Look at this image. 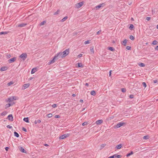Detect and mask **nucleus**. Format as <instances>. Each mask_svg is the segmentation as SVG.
I'll return each instance as SVG.
<instances>
[{
	"label": "nucleus",
	"mask_w": 158,
	"mask_h": 158,
	"mask_svg": "<svg viewBox=\"0 0 158 158\" xmlns=\"http://www.w3.org/2000/svg\"><path fill=\"white\" fill-rule=\"evenodd\" d=\"M101 32V31L100 30H99V31H98L97 32V35H99V33L100 32Z\"/></svg>",
	"instance_id": "nucleus-59"
},
{
	"label": "nucleus",
	"mask_w": 158,
	"mask_h": 158,
	"mask_svg": "<svg viewBox=\"0 0 158 158\" xmlns=\"http://www.w3.org/2000/svg\"><path fill=\"white\" fill-rule=\"evenodd\" d=\"M127 42V39H125L123 41L122 43V44L125 46L126 45V43Z\"/></svg>",
	"instance_id": "nucleus-22"
},
{
	"label": "nucleus",
	"mask_w": 158,
	"mask_h": 158,
	"mask_svg": "<svg viewBox=\"0 0 158 158\" xmlns=\"http://www.w3.org/2000/svg\"><path fill=\"white\" fill-rule=\"evenodd\" d=\"M90 94L91 95L94 96L96 94V92L94 90H92Z\"/></svg>",
	"instance_id": "nucleus-30"
},
{
	"label": "nucleus",
	"mask_w": 158,
	"mask_h": 158,
	"mask_svg": "<svg viewBox=\"0 0 158 158\" xmlns=\"http://www.w3.org/2000/svg\"><path fill=\"white\" fill-rule=\"evenodd\" d=\"M112 70H110V71H109V76L110 77L111 76V72H112Z\"/></svg>",
	"instance_id": "nucleus-57"
},
{
	"label": "nucleus",
	"mask_w": 158,
	"mask_h": 158,
	"mask_svg": "<svg viewBox=\"0 0 158 158\" xmlns=\"http://www.w3.org/2000/svg\"><path fill=\"white\" fill-rule=\"evenodd\" d=\"M142 85H143V86L145 88L147 86L146 84L144 82H143L142 83Z\"/></svg>",
	"instance_id": "nucleus-45"
},
{
	"label": "nucleus",
	"mask_w": 158,
	"mask_h": 158,
	"mask_svg": "<svg viewBox=\"0 0 158 158\" xmlns=\"http://www.w3.org/2000/svg\"><path fill=\"white\" fill-rule=\"evenodd\" d=\"M129 28L130 30H132L134 28V25L133 24H131L130 26V27H129Z\"/></svg>",
	"instance_id": "nucleus-32"
},
{
	"label": "nucleus",
	"mask_w": 158,
	"mask_h": 158,
	"mask_svg": "<svg viewBox=\"0 0 158 158\" xmlns=\"http://www.w3.org/2000/svg\"><path fill=\"white\" fill-rule=\"evenodd\" d=\"M56 59V56H55L53 58V59L52 60H51L48 63V65H50L51 64H52V63H54L55 62V60Z\"/></svg>",
	"instance_id": "nucleus-10"
},
{
	"label": "nucleus",
	"mask_w": 158,
	"mask_h": 158,
	"mask_svg": "<svg viewBox=\"0 0 158 158\" xmlns=\"http://www.w3.org/2000/svg\"><path fill=\"white\" fill-rule=\"evenodd\" d=\"M44 145L46 147H48L49 146V145L48 144L46 143L44 144Z\"/></svg>",
	"instance_id": "nucleus-62"
},
{
	"label": "nucleus",
	"mask_w": 158,
	"mask_h": 158,
	"mask_svg": "<svg viewBox=\"0 0 158 158\" xmlns=\"http://www.w3.org/2000/svg\"><path fill=\"white\" fill-rule=\"evenodd\" d=\"M23 120L26 123H29V118L28 117L24 118H23Z\"/></svg>",
	"instance_id": "nucleus-21"
},
{
	"label": "nucleus",
	"mask_w": 158,
	"mask_h": 158,
	"mask_svg": "<svg viewBox=\"0 0 158 158\" xmlns=\"http://www.w3.org/2000/svg\"><path fill=\"white\" fill-rule=\"evenodd\" d=\"M47 116L48 118H50L52 117V114L49 113L47 114Z\"/></svg>",
	"instance_id": "nucleus-39"
},
{
	"label": "nucleus",
	"mask_w": 158,
	"mask_h": 158,
	"mask_svg": "<svg viewBox=\"0 0 158 158\" xmlns=\"http://www.w3.org/2000/svg\"><path fill=\"white\" fill-rule=\"evenodd\" d=\"M106 144H102L101 145V149H102L104 147L106 146Z\"/></svg>",
	"instance_id": "nucleus-42"
},
{
	"label": "nucleus",
	"mask_w": 158,
	"mask_h": 158,
	"mask_svg": "<svg viewBox=\"0 0 158 158\" xmlns=\"http://www.w3.org/2000/svg\"><path fill=\"white\" fill-rule=\"evenodd\" d=\"M89 43H90V42H89V40H87V41H85V42L84 44H89Z\"/></svg>",
	"instance_id": "nucleus-51"
},
{
	"label": "nucleus",
	"mask_w": 158,
	"mask_h": 158,
	"mask_svg": "<svg viewBox=\"0 0 158 158\" xmlns=\"http://www.w3.org/2000/svg\"><path fill=\"white\" fill-rule=\"evenodd\" d=\"M8 69V67L7 66H3L0 69L1 71H6Z\"/></svg>",
	"instance_id": "nucleus-12"
},
{
	"label": "nucleus",
	"mask_w": 158,
	"mask_h": 158,
	"mask_svg": "<svg viewBox=\"0 0 158 158\" xmlns=\"http://www.w3.org/2000/svg\"><path fill=\"white\" fill-rule=\"evenodd\" d=\"M83 2H80L76 4V7L77 8H79L83 5Z\"/></svg>",
	"instance_id": "nucleus-8"
},
{
	"label": "nucleus",
	"mask_w": 158,
	"mask_h": 158,
	"mask_svg": "<svg viewBox=\"0 0 158 158\" xmlns=\"http://www.w3.org/2000/svg\"><path fill=\"white\" fill-rule=\"evenodd\" d=\"M129 38H130L131 40H134V39H135V37H134V36H133L132 35H131L130 36V37H129Z\"/></svg>",
	"instance_id": "nucleus-38"
},
{
	"label": "nucleus",
	"mask_w": 158,
	"mask_h": 158,
	"mask_svg": "<svg viewBox=\"0 0 158 158\" xmlns=\"http://www.w3.org/2000/svg\"><path fill=\"white\" fill-rule=\"evenodd\" d=\"M22 130L23 131H25V132H27V130L26 128H24V127H23L22 128Z\"/></svg>",
	"instance_id": "nucleus-49"
},
{
	"label": "nucleus",
	"mask_w": 158,
	"mask_h": 158,
	"mask_svg": "<svg viewBox=\"0 0 158 158\" xmlns=\"http://www.w3.org/2000/svg\"><path fill=\"white\" fill-rule=\"evenodd\" d=\"M90 50L91 52H92V54L94 53V47H90Z\"/></svg>",
	"instance_id": "nucleus-35"
},
{
	"label": "nucleus",
	"mask_w": 158,
	"mask_h": 158,
	"mask_svg": "<svg viewBox=\"0 0 158 158\" xmlns=\"http://www.w3.org/2000/svg\"><path fill=\"white\" fill-rule=\"evenodd\" d=\"M103 122V120L102 119H100L97 121L96 122V123L97 125H99L101 124Z\"/></svg>",
	"instance_id": "nucleus-15"
},
{
	"label": "nucleus",
	"mask_w": 158,
	"mask_h": 158,
	"mask_svg": "<svg viewBox=\"0 0 158 158\" xmlns=\"http://www.w3.org/2000/svg\"><path fill=\"white\" fill-rule=\"evenodd\" d=\"M125 124L126 123L124 122H120L115 125L114 126V127L115 128H118Z\"/></svg>",
	"instance_id": "nucleus-2"
},
{
	"label": "nucleus",
	"mask_w": 158,
	"mask_h": 158,
	"mask_svg": "<svg viewBox=\"0 0 158 158\" xmlns=\"http://www.w3.org/2000/svg\"><path fill=\"white\" fill-rule=\"evenodd\" d=\"M69 49H66L65 51L62 52L63 53L62 56L64 57L69 54Z\"/></svg>",
	"instance_id": "nucleus-3"
},
{
	"label": "nucleus",
	"mask_w": 158,
	"mask_h": 158,
	"mask_svg": "<svg viewBox=\"0 0 158 158\" xmlns=\"http://www.w3.org/2000/svg\"><path fill=\"white\" fill-rule=\"evenodd\" d=\"M85 86H89V84H88V83H86L85 84Z\"/></svg>",
	"instance_id": "nucleus-64"
},
{
	"label": "nucleus",
	"mask_w": 158,
	"mask_h": 158,
	"mask_svg": "<svg viewBox=\"0 0 158 158\" xmlns=\"http://www.w3.org/2000/svg\"><path fill=\"white\" fill-rule=\"evenodd\" d=\"M113 156H114V158H120L122 157L121 155H118L117 154H115L113 155Z\"/></svg>",
	"instance_id": "nucleus-19"
},
{
	"label": "nucleus",
	"mask_w": 158,
	"mask_h": 158,
	"mask_svg": "<svg viewBox=\"0 0 158 158\" xmlns=\"http://www.w3.org/2000/svg\"><path fill=\"white\" fill-rule=\"evenodd\" d=\"M14 83L12 81H11L10 82H9L7 83V85L9 86H10Z\"/></svg>",
	"instance_id": "nucleus-43"
},
{
	"label": "nucleus",
	"mask_w": 158,
	"mask_h": 158,
	"mask_svg": "<svg viewBox=\"0 0 158 158\" xmlns=\"http://www.w3.org/2000/svg\"><path fill=\"white\" fill-rule=\"evenodd\" d=\"M122 144H120L116 146L115 148L117 149H120L122 148Z\"/></svg>",
	"instance_id": "nucleus-16"
},
{
	"label": "nucleus",
	"mask_w": 158,
	"mask_h": 158,
	"mask_svg": "<svg viewBox=\"0 0 158 158\" xmlns=\"http://www.w3.org/2000/svg\"><path fill=\"white\" fill-rule=\"evenodd\" d=\"M36 70H36V68H33L31 70V74H32L34 73L35 72H36Z\"/></svg>",
	"instance_id": "nucleus-20"
},
{
	"label": "nucleus",
	"mask_w": 158,
	"mask_h": 158,
	"mask_svg": "<svg viewBox=\"0 0 158 158\" xmlns=\"http://www.w3.org/2000/svg\"><path fill=\"white\" fill-rule=\"evenodd\" d=\"M27 24V23H22L20 24H18V27H23L26 26Z\"/></svg>",
	"instance_id": "nucleus-13"
},
{
	"label": "nucleus",
	"mask_w": 158,
	"mask_h": 158,
	"mask_svg": "<svg viewBox=\"0 0 158 158\" xmlns=\"http://www.w3.org/2000/svg\"><path fill=\"white\" fill-rule=\"evenodd\" d=\"M121 91L123 93H125L126 91V89L125 88L121 89Z\"/></svg>",
	"instance_id": "nucleus-40"
},
{
	"label": "nucleus",
	"mask_w": 158,
	"mask_h": 158,
	"mask_svg": "<svg viewBox=\"0 0 158 158\" xmlns=\"http://www.w3.org/2000/svg\"><path fill=\"white\" fill-rule=\"evenodd\" d=\"M82 54H80L78 56V57L79 58L81 57L82 56Z\"/></svg>",
	"instance_id": "nucleus-58"
},
{
	"label": "nucleus",
	"mask_w": 158,
	"mask_h": 158,
	"mask_svg": "<svg viewBox=\"0 0 158 158\" xmlns=\"http://www.w3.org/2000/svg\"><path fill=\"white\" fill-rule=\"evenodd\" d=\"M6 57L7 59H8L10 58L11 57L10 54H5Z\"/></svg>",
	"instance_id": "nucleus-34"
},
{
	"label": "nucleus",
	"mask_w": 158,
	"mask_h": 158,
	"mask_svg": "<svg viewBox=\"0 0 158 158\" xmlns=\"http://www.w3.org/2000/svg\"><path fill=\"white\" fill-rule=\"evenodd\" d=\"M20 150L23 153H26L27 152L22 147H20Z\"/></svg>",
	"instance_id": "nucleus-18"
},
{
	"label": "nucleus",
	"mask_w": 158,
	"mask_h": 158,
	"mask_svg": "<svg viewBox=\"0 0 158 158\" xmlns=\"http://www.w3.org/2000/svg\"><path fill=\"white\" fill-rule=\"evenodd\" d=\"M146 19L148 21H149L151 19V17H147L146 18Z\"/></svg>",
	"instance_id": "nucleus-54"
},
{
	"label": "nucleus",
	"mask_w": 158,
	"mask_h": 158,
	"mask_svg": "<svg viewBox=\"0 0 158 158\" xmlns=\"http://www.w3.org/2000/svg\"><path fill=\"white\" fill-rule=\"evenodd\" d=\"M158 43V42L156 40H154L152 42V44L153 45H156Z\"/></svg>",
	"instance_id": "nucleus-36"
},
{
	"label": "nucleus",
	"mask_w": 158,
	"mask_h": 158,
	"mask_svg": "<svg viewBox=\"0 0 158 158\" xmlns=\"http://www.w3.org/2000/svg\"><path fill=\"white\" fill-rule=\"evenodd\" d=\"M63 53L62 52H59L57 53L55 55V56H56V57L57 58L58 57H61V58H64V57L62 56Z\"/></svg>",
	"instance_id": "nucleus-6"
},
{
	"label": "nucleus",
	"mask_w": 158,
	"mask_h": 158,
	"mask_svg": "<svg viewBox=\"0 0 158 158\" xmlns=\"http://www.w3.org/2000/svg\"><path fill=\"white\" fill-rule=\"evenodd\" d=\"M70 135V134H66L61 135L59 137L60 139H63L69 136Z\"/></svg>",
	"instance_id": "nucleus-4"
},
{
	"label": "nucleus",
	"mask_w": 158,
	"mask_h": 158,
	"mask_svg": "<svg viewBox=\"0 0 158 158\" xmlns=\"http://www.w3.org/2000/svg\"><path fill=\"white\" fill-rule=\"evenodd\" d=\"M8 33L7 31H2L0 32V35L6 34Z\"/></svg>",
	"instance_id": "nucleus-28"
},
{
	"label": "nucleus",
	"mask_w": 158,
	"mask_h": 158,
	"mask_svg": "<svg viewBox=\"0 0 158 158\" xmlns=\"http://www.w3.org/2000/svg\"><path fill=\"white\" fill-rule=\"evenodd\" d=\"M14 135L15 136V137H16L17 138H18V137H19V135L16 131H15L14 132Z\"/></svg>",
	"instance_id": "nucleus-26"
},
{
	"label": "nucleus",
	"mask_w": 158,
	"mask_h": 158,
	"mask_svg": "<svg viewBox=\"0 0 158 158\" xmlns=\"http://www.w3.org/2000/svg\"><path fill=\"white\" fill-rule=\"evenodd\" d=\"M41 121L40 119H38L37 120V122L38 123H41Z\"/></svg>",
	"instance_id": "nucleus-55"
},
{
	"label": "nucleus",
	"mask_w": 158,
	"mask_h": 158,
	"mask_svg": "<svg viewBox=\"0 0 158 158\" xmlns=\"http://www.w3.org/2000/svg\"><path fill=\"white\" fill-rule=\"evenodd\" d=\"M88 123L86 122H84L82 123V125L83 126H84L87 124Z\"/></svg>",
	"instance_id": "nucleus-47"
},
{
	"label": "nucleus",
	"mask_w": 158,
	"mask_h": 158,
	"mask_svg": "<svg viewBox=\"0 0 158 158\" xmlns=\"http://www.w3.org/2000/svg\"><path fill=\"white\" fill-rule=\"evenodd\" d=\"M149 138V136L148 135H145L143 137V139H147Z\"/></svg>",
	"instance_id": "nucleus-37"
},
{
	"label": "nucleus",
	"mask_w": 158,
	"mask_h": 158,
	"mask_svg": "<svg viewBox=\"0 0 158 158\" xmlns=\"http://www.w3.org/2000/svg\"><path fill=\"white\" fill-rule=\"evenodd\" d=\"M107 49L108 50H110L111 51H114V50H115V49L112 47H108L107 48Z\"/></svg>",
	"instance_id": "nucleus-24"
},
{
	"label": "nucleus",
	"mask_w": 158,
	"mask_h": 158,
	"mask_svg": "<svg viewBox=\"0 0 158 158\" xmlns=\"http://www.w3.org/2000/svg\"><path fill=\"white\" fill-rule=\"evenodd\" d=\"M14 103L13 102V103L12 104H11V103H8L7 104H6L5 106V109H7V108H9V107H10V106H12L13 105V104H14Z\"/></svg>",
	"instance_id": "nucleus-14"
},
{
	"label": "nucleus",
	"mask_w": 158,
	"mask_h": 158,
	"mask_svg": "<svg viewBox=\"0 0 158 158\" xmlns=\"http://www.w3.org/2000/svg\"><path fill=\"white\" fill-rule=\"evenodd\" d=\"M6 127L7 128H10V129H11V128H12V127L11 126H10V125H7V126H6Z\"/></svg>",
	"instance_id": "nucleus-52"
},
{
	"label": "nucleus",
	"mask_w": 158,
	"mask_h": 158,
	"mask_svg": "<svg viewBox=\"0 0 158 158\" xmlns=\"http://www.w3.org/2000/svg\"><path fill=\"white\" fill-rule=\"evenodd\" d=\"M108 158H114V156L112 155V156H111L109 157Z\"/></svg>",
	"instance_id": "nucleus-63"
},
{
	"label": "nucleus",
	"mask_w": 158,
	"mask_h": 158,
	"mask_svg": "<svg viewBox=\"0 0 158 158\" xmlns=\"http://www.w3.org/2000/svg\"><path fill=\"white\" fill-rule=\"evenodd\" d=\"M7 118L8 120L11 121H12L13 120V115L12 114H9L8 115Z\"/></svg>",
	"instance_id": "nucleus-9"
},
{
	"label": "nucleus",
	"mask_w": 158,
	"mask_h": 158,
	"mask_svg": "<svg viewBox=\"0 0 158 158\" xmlns=\"http://www.w3.org/2000/svg\"><path fill=\"white\" fill-rule=\"evenodd\" d=\"M126 48L128 50H130L131 49V47L130 46H127L126 47Z\"/></svg>",
	"instance_id": "nucleus-46"
},
{
	"label": "nucleus",
	"mask_w": 158,
	"mask_h": 158,
	"mask_svg": "<svg viewBox=\"0 0 158 158\" xmlns=\"http://www.w3.org/2000/svg\"><path fill=\"white\" fill-rule=\"evenodd\" d=\"M68 18V17L67 16H66L63 18L60 21L61 22H64Z\"/></svg>",
	"instance_id": "nucleus-27"
},
{
	"label": "nucleus",
	"mask_w": 158,
	"mask_h": 158,
	"mask_svg": "<svg viewBox=\"0 0 158 158\" xmlns=\"http://www.w3.org/2000/svg\"><path fill=\"white\" fill-rule=\"evenodd\" d=\"M16 57H14L8 60V62L9 63H11L14 62L16 60Z\"/></svg>",
	"instance_id": "nucleus-7"
},
{
	"label": "nucleus",
	"mask_w": 158,
	"mask_h": 158,
	"mask_svg": "<svg viewBox=\"0 0 158 158\" xmlns=\"http://www.w3.org/2000/svg\"><path fill=\"white\" fill-rule=\"evenodd\" d=\"M139 65L141 67H144L145 66V64L142 63H140L139 64Z\"/></svg>",
	"instance_id": "nucleus-31"
},
{
	"label": "nucleus",
	"mask_w": 158,
	"mask_h": 158,
	"mask_svg": "<svg viewBox=\"0 0 158 158\" xmlns=\"http://www.w3.org/2000/svg\"><path fill=\"white\" fill-rule=\"evenodd\" d=\"M155 49L156 50H158V45L155 48Z\"/></svg>",
	"instance_id": "nucleus-61"
},
{
	"label": "nucleus",
	"mask_w": 158,
	"mask_h": 158,
	"mask_svg": "<svg viewBox=\"0 0 158 158\" xmlns=\"http://www.w3.org/2000/svg\"><path fill=\"white\" fill-rule=\"evenodd\" d=\"M9 149V148L8 147H6L5 148V149L6 151H8Z\"/></svg>",
	"instance_id": "nucleus-60"
},
{
	"label": "nucleus",
	"mask_w": 158,
	"mask_h": 158,
	"mask_svg": "<svg viewBox=\"0 0 158 158\" xmlns=\"http://www.w3.org/2000/svg\"><path fill=\"white\" fill-rule=\"evenodd\" d=\"M55 118H60V116L58 115H56L54 117Z\"/></svg>",
	"instance_id": "nucleus-50"
},
{
	"label": "nucleus",
	"mask_w": 158,
	"mask_h": 158,
	"mask_svg": "<svg viewBox=\"0 0 158 158\" xmlns=\"http://www.w3.org/2000/svg\"><path fill=\"white\" fill-rule=\"evenodd\" d=\"M52 106L53 108H55L57 107V105L56 104H54Z\"/></svg>",
	"instance_id": "nucleus-53"
},
{
	"label": "nucleus",
	"mask_w": 158,
	"mask_h": 158,
	"mask_svg": "<svg viewBox=\"0 0 158 158\" xmlns=\"http://www.w3.org/2000/svg\"><path fill=\"white\" fill-rule=\"evenodd\" d=\"M134 153L133 151H131L130 153H127L126 155L127 157H129L131 155H132Z\"/></svg>",
	"instance_id": "nucleus-23"
},
{
	"label": "nucleus",
	"mask_w": 158,
	"mask_h": 158,
	"mask_svg": "<svg viewBox=\"0 0 158 158\" xmlns=\"http://www.w3.org/2000/svg\"><path fill=\"white\" fill-rule=\"evenodd\" d=\"M46 23V21H43L42 22H41L40 24V26H42V25H43L44 24H45V23Z\"/></svg>",
	"instance_id": "nucleus-33"
},
{
	"label": "nucleus",
	"mask_w": 158,
	"mask_h": 158,
	"mask_svg": "<svg viewBox=\"0 0 158 158\" xmlns=\"http://www.w3.org/2000/svg\"><path fill=\"white\" fill-rule=\"evenodd\" d=\"M11 97L12 101H13L14 100H15L17 99L16 97L15 96H13Z\"/></svg>",
	"instance_id": "nucleus-44"
},
{
	"label": "nucleus",
	"mask_w": 158,
	"mask_h": 158,
	"mask_svg": "<svg viewBox=\"0 0 158 158\" xmlns=\"http://www.w3.org/2000/svg\"><path fill=\"white\" fill-rule=\"evenodd\" d=\"M30 84L29 83L25 84L23 85V87L22 89H25L26 88H28L30 85Z\"/></svg>",
	"instance_id": "nucleus-11"
},
{
	"label": "nucleus",
	"mask_w": 158,
	"mask_h": 158,
	"mask_svg": "<svg viewBox=\"0 0 158 158\" xmlns=\"http://www.w3.org/2000/svg\"><path fill=\"white\" fill-rule=\"evenodd\" d=\"M27 54L26 53H22L19 57L21 58V61H24L27 57Z\"/></svg>",
	"instance_id": "nucleus-1"
},
{
	"label": "nucleus",
	"mask_w": 158,
	"mask_h": 158,
	"mask_svg": "<svg viewBox=\"0 0 158 158\" xmlns=\"http://www.w3.org/2000/svg\"><path fill=\"white\" fill-rule=\"evenodd\" d=\"M158 81L157 80H153V82L154 83H156Z\"/></svg>",
	"instance_id": "nucleus-56"
},
{
	"label": "nucleus",
	"mask_w": 158,
	"mask_h": 158,
	"mask_svg": "<svg viewBox=\"0 0 158 158\" xmlns=\"http://www.w3.org/2000/svg\"><path fill=\"white\" fill-rule=\"evenodd\" d=\"M129 97L130 98H134V95L133 94H131L130 95Z\"/></svg>",
	"instance_id": "nucleus-48"
},
{
	"label": "nucleus",
	"mask_w": 158,
	"mask_h": 158,
	"mask_svg": "<svg viewBox=\"0 0 158 158\" xmlns=\"http://www.w3.org/2000/svg\"><path fill=\"white\" fill-rule=\"evenodd\" d=\"M77 67L83 68V66L82 63H79L77 64Z\"/></svg>",
	"instance_id": "nucleus-17"
},
{
	"label": "nucleus",
	"mask_w": 158,
	"mask_h": 158,
	"mask_svg": "<svg viewBox=\"0 0 158 158\" xmlns=\"http://www.w3.org/2000/svg\"><path fill=\"white\" fill-rule=\"evenodd\" d=\"M6 102H10L12 101V100L11 97H10L7 99H6Z\"/></svg>",
	"instance_id": "nucleus-29"
},
{
	"label": "nucleus",
	"mask_w": 158,
	"mask_h": 158,
	"mask_svg": "<svg viewBox=\"0 0 158 158\" xmlns=\"http://www.w3.org/2000/svg\"><path fill=\"white\" fill-rule=\"evenodd\" d=\"M7 112L6 111H5L1 113V115L2 116H5L7 114Z\"/></svg>",
	"instance_id": "nucleus-25"
},
{
	"label": "nucleus",
	"mask_w": 158,
	"mask_h": 158,
	"mask_svg": "<svg viewBox=\"0 0 158 158\" xmlns=\"http://www.w3.org/2000/svg\"><path fill=\"white\" fill-rule=\"evenodd\" d=\"M60 11L59 10H57L54 13V15H57L59 14V12H60Z\"/></svg>",
	"instance_id": "nucleus-41"
},
{
	"label": "nucleus",
	"mask_w": 158,
	"mask_h": 158,
	"mask_svg": "<svg viewBox=\"0 0 158 158\" xmlns=\"http://www.w3.org/2000/svg\"><path fill=\"white\" fill-rule=\"evenodd\" d=\"M106 5V4L105 3H102V4H100L99 5L95 6V8H96V9H99L101 7H103L104 6Z\"/></svg>",
	"instance_id": "nucleus-5"
}]
</instances>
